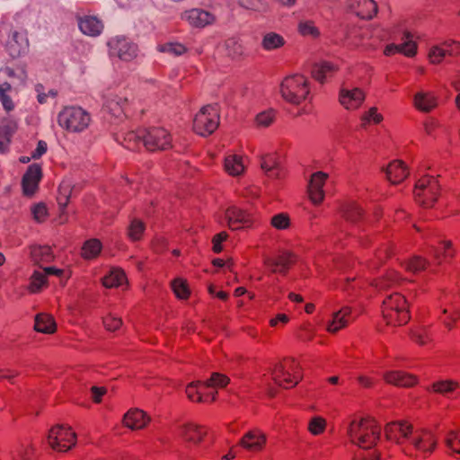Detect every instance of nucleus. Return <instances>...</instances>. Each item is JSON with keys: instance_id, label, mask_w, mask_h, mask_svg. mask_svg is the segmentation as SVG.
Returning a JSON list of instances; mask_svg holds the SVG:
<instances>
[{"instance_id": "1", "label": "nucleus", "mask_w": 460, "mask_h": 460, "mask_svg": "<svg viewBox=\"0 0 460 460\" xmlns=\"http://www.w3.org/2000/svg\"><path fill=\"white\" fill-rule=\"evenodd\" d=\"M385 436L388 441L403 446L407 442L423 453H432L437 446L434 434L426 429H413L407 420L392 421L385 427Z\"/></svg>"}, {"instance_id": "2", "label": "nucleus", "mask_w": 460, "mask_h": 460, "mask_svg": "<svg viewBox=\"0 0 460 460\" xmlns=\"http://www.w3.org/2000/svg\"><path fill=\"white\" fill-rule=\"evenodd\" d=\"M381 427L371 418L354 419L348 428L350 441L364 449L375 447L380 438Z\"/></svg>"}, {"instance_id": "3", "label": "nucleus", "mask_w": 460, "mask_h": 460, "mask_svg": "<svg viewBox=\"0 0 460 460\" xmlns=\"http://www.w3.org/2000/svg\"><path fill=\"white\" fill-rule=\"evenodd\" d=\"M382 314L387 325L401 326L410 320L409 305L400 293L387 296L382 305Z\"/></svg>"}, {"instance_id": "4", "label": "nucleus", "mask_w": 460, "mask_h": 460, "mask_svg": "<svg viewBox=\"0 0 460 460\" xmlns=\"http://www.w3.org/2000/svg\"><path fill=\"white\" fill-rule=\"evenodd\" d=\"M280 94L286 102L300 105L310 96L309 81L302 75L287 76L280 84Z\"/></svg>"}, {"instance_id": "5", "label": "nucleus", "mask_w": 460, "mask_h": 460, "mask_svg": "<svg viewBox=\"0 0 460 460\" xmlns=\"http://www.w3.org/2000/svg\"><path fill=\"white\" fill-rule=\"evenodd\" d=\"M91 115L76 106L65 107L58 116V125L72 133L84 131L91 123Z\"/></svg>"}, {"instance_id": "6", "label": "nucleus", "mask_w": 460, "mask_h": 460, "mask_svg": "<svg viewBox=\"0 0 460 460\" xmlns=\"http://www.w3.org/2000/svg\"><path fill=\"white\" fill-rule=\"evenodd\" d=\"M440 193V185L433 176H423L416 183L414 189L415 201L424 207L431 208Z\"/></svg>"}, {"instance_id": "7", "label": "nucleus", "mask_w": 460, "mask_h": 460, "mask_svg": "<svg viewBox=\"0 0 460 460\" xmlns=\"http://www.w3.org/2000/svg\"><path fill=\"white\" fill-rule=\"evenodd\" d=\"M76 441L77 435L71 427L56 425L49 431L48 443L55 451L67 452L76 445Z\"/></svg>"}, {"instance_id": "8", "label": "nucleus", "mask_w": 460, "mask_h": 460, "mask_svg": "<svg viewBox=\"0 0 460 460\" xmlns=\"http://www.w3.org/2000/svg\"><path fill=\"white\" fill-rule=\"evenodd\" d=\"M219 125V114L216 107L206 105L195 115L193 130L200 136L212 134Z\"/></svg>"}, {"instance_id": "9", "label": "nucleus", "mask_w": 460, "mask_h": 460, "mask_svg": "<svg viewBox=\"0 0 460 460\" xmlns=\"http://www.w3.org/2000/svg\"><path fill=\"white\" fill-rule=\"evenodd\" d=\"M143 146L148 151L169 149L172 147V136L164 128H143Z\"/></svg>"}, {"instance_id": "10", "label": "nucleus", "mask_w": 460, "mask_h": 460, "mask_svg": "<svg viewBox=\"0 0 460 460\" xmlns=\"http://www.w3.org/2000/svg\"><path fill=\"white\" fill-rule=\"evenodd\" d=\"M225 217L231 230H242L251 228L256 222L253 214L236 206L226 208Z\"/></svg>"}, {"instance_id": "11", "label": "nucleus", "mask_w": 460, "mask_h": 460, "mask_svg": "<svg viewBox=\"0 0 460 460\" xmlns=\"http://www.w3.org/2000/svg\"><path fill=\"white\" fill-rule=\"evenodd\" d=\"M229 381L228 376H210L206 381H196L201 402H213L216 390L226 387Z\"/></svg>"}, {"instance_id": "12", "label": "nucleus", "mask_w": 460, "mask_h": 460, "mask_svg": "<svg viewBox=\"0 0 460 460\" xmlns=\"http://www.w3.org/2000/svg\"><path fill=\"white\" fill-rule=\"evenodd\" d=\"M329 174L324 172H315L311 174L307 184V194L310 201L314 206L321 205L325 198L323 186L325 185Z\"/></svg>"}, {"instance_id": "13", "label": "nucleus", "mask_w": 460, "mask_h": 460, "mask_svg": "<svg viewBox=\"0 0 460 460\" xmlns=\"http://www.w3.org/2000/svg\"><path fill=\"white\" fill-rule=\"evenodd\" d=\"M267 435L260 429H252L247 431L241 438L239 445L248 452L260 453L267 446Z\"/></svg>"}, {"instance_id": "14", "label": "nucleus", "mask_w": 460, "mask_h": 460, "mask_svg": "<svg viewBox=\"0 0 460 460\" xmlns=\"http://www.w3.org/2000/svg\"><path fill=\"white\" fill-rule=\"evenodd\" d=\"M179 435L184 442L199 446L207 437L208 429L203 425L187 422L179 427Z\"/></svg>"}, {"instance_id": "15", "label": "nucleus", "mask_w": 460, "mask_h": 460, "mask_svg": "<svg viewBox=\"0 0 460 460\" xmlns=\"http://www.w3.org/2000/svg\"><path fill=\"white\" fill-rule=\"evenodd\" d=\"M111 55L124 61H130L137 57V47L126 38L112 39L109 42Z\"/></svg>"}, {"instance_id": "16", "label": "nucleus", "mask_w": 460, "mask_h": 460, "mask_svg": "<svg viewBox=\"0 0 460 460\" xmlns=\"http://www.w3.org/2000/svg\"><path fill=\"white\" fill-rule=\"evenodd\" d=\"M42 178V169L38 164H31L22 179V191L25 196H33L39 189Z\"/></svg>"}, {"instance_id": "17", "label": "nucleus", "mask_w": 460, "mask_h": 460, "mask_svg": "<svg viewBox=\"0 0 460 460\" xmlns=\"http://www.w3.org/2000/svg\"><path fill=\"white\" fill-rule=\"evenodd\" d=\"M181 19L194 28H204L216 22V16L212 13L200 8L185 11L181 14Z\"/></svg>"}, {"instance_id": "18", "label": "nucleus", "mask_w": 460, "mask_h": 460, "mask_svg": "<svg viewBox=\"0 0 460 460\" xmlns=\"http://www.w3.org/2000/svg\"><path fill=\"white\" fill-rule=\"evenodd\" d=\"M295 262V257L291 252H282L276 256L265 259L266 268L272 273L285 275Z\"/></svg>"}, {"instance_id": "19", "label": "nucleus", "mask_w": 460, "mask_h": 460, "mask_svg": "<svg viewBox=\"0 0 460 460\" xmlns=\"http://www.w3.org/2000/svg\"><path fill=\"white\" fill-rule=\"evenodd\" d=\"M365 101V93L359 88H341L339 94L341 105L348 110L354 111L358 109Z\"/></svg>"}, {"instance_id": "20", "label": "nucleus", "mask_w": 460, "mask_h": 460, "mask_svg": "<svg viewBox=\"0 0 460 460\" xmlns=\"http://www.w3.org/2000/svg\"><path fill=\"white\" fill-rule=\"evenodd\" d=\"M150 421L146 412L137 408L128 410L123 417V424L132 430L143 429Z\"/></svg>"}, {"instance_id": "21", "label": "nucleus", "mask_w": 460, "mask_h": 460, "mask_svg": "<svg viewBox=\"0 0 460 460\" xmlns=\"http://www.w3.org/2000/svg\"><path fill=\"white\" fill-rule=\"evenodd\" d=\"M348 6L362 19H371L377 13V4L374 0H348Z\"/></svg>"}, {"instance_id": "22", "label": "nucleus", "mask_w": 460, "mask_h": 460, "mask_svg": "<svg viewBox=\"0 0 460 460\" xmlns=\"http://www.w3.org/2000/svg\"><path fill=\"white\" fill-rule=\"evenodd\" d=\"M302 380V376H274L273 383H269L267 387V394L273 398L278 394L277 387L283 389H290L295 387Z\"/></svg>"}, {"instance_id": "23", "label": "nucleus", "mask_w": 460, "mask_h": 460, "mask_svg": "<svg viewBox=\"0 0 460 460\" xmlns=\"http://www.w3.org/2000/svg\"><path fill=\"white\" fill-rule=\"evenodd\" d=\"M351 321V309L348 306L342 307L338 312L332 314L326 326V331L330 333H336L340 330L345 328Z\"/></svg>"}, {"instance_id": "24", "label": "nucleus", "mask_w": 460, "mask_h": 460, "mask_svg": "<svg viewBox=\"0 0 460 460\" xmlns=\"http://www.w3.org/2000/svg\"><path fill=\"white\" fill-rule=\"evenodd\" d=\"M28 45L25 33L13 31L7 41L6 49L12 58H18L26 51Z\"/></svg>"}, {"instance_id": "25", "label": "nucleus", "mask_w": 460, "mask_h": 460, "mask_svg": "<svg viewBox=\"0 0 460 460\" xmlns=\"http://www.w3.org/2000/svg\"><path fill=\"white\" fill-rule=\"evenodd\" d=\"M246 164L243 156L236 154H230L225 157L224 170L233 177H238L244 173Z\"/></svg>"}, {"instance_id": "26", "label": "nucleus", "mask_w": 460, "mask_h": 460, "mask_svg": "<svg viewBox=\"0 0 460 460\" xmlns=\"http://www.w3.org/2000/svg\"><path fill=\"white\" fill-rule=\"evenodd\" d=\"M105 108L115 118L122 119L128 113L129 102L126 97L116 95L107 100Z\"/></svg>"}, {"instance_id": "27", "label": "nucleus", "mask_w": 460, "mask_h": 460, "mask_svg": "<svg viewBox=\"0 0 460 460\" xmlns=\"http://www.w3.org/2000/svg\"><path fill=\"white\" fill-rule=\"evenodd\" d=\"M385 172L388 181L393 184L402 182L409 175L405 164L401 160H394L391 162L387 165Z\"/></svg>"}, {"instance_id": "28", "label": "nucleus", "mask_w": 460, "mask_h": 460, "mask_svg": "<svg viewBox=\"0 0 460 460\" xmlns=\"http://www.w3.org/2000/svg\"><path fill=\"white\" fill-rule=\"evenodd\" d=\"M414 107L423 112H429L438 105V100L431 92L420 91L413 97Z\"/></svg>"}, {"instance_id": "29", "label": "nucleus", "mask_w": 460, "mask_h": 460, "mask_svg": "<svg viewBox=\"0 0 460 460\" xmlns=\"http://www.w3.org/2000/svg\"><path fill=\"white\" fill-rule=\"evenodd\" d=\"M337 70L338 67L333 63L329 61H321L314 64L312 69V75L316 81L323 83L328 78L333 76Z\"/></svg>"}, {"instance_id": "30", "label": "nucleus", "mask_w": 460, "mask_h": 460, "mask_svg": "<svg viewBox=\"0 0 460 460\" xmlns=\"http://www.w3.org/2000/svg\"><path fill=\"white\" fill-rule=\"evenodd\" d=\"M78 23L81 31L89 36H97L103 29L102 22L95 16L86 15L79 18Z\"/></svg>"}, {"instance_id": "31", "label": "nucleus", "mask_w": 460, "mask_h": 460, "mask_svg": "<svg viewBox=\"0 0 460 460\" xmlns=\"http://www.w3.org/2000/svg\"><path fill=\"white\" fill-rule=\"evenodd\" d=\"M370 30L363 27H354L350 29L347 34L349 44L354 47L367 48V40L370 37Z\"/></svg>"}, {"instance_id": "32", "label": "nucleus", "mask_w": 460, "mask_h": 460, "mask_svg": "<svg viewBox=\"0 0 460 460\" xmlns=\"http://www.w3.org/2000/svg\"><path fill=\"white\" fill-rule=\"evenodd\" d=\"M146 224L137 217H132L126 228L127 238L131 242L141 241L146 231Z\"/></svg>"}, {"instance_id": "33", "label": "nucleus", "mask_w": 460, "mask_h": 460, "mask_svg": "<svg viewBox=\"0 0 460 460\" xmlns=\"http://www.w3.org/2000/svg\"><path fill=\"white\" fill-rule=\"evenodd\" d=\"M34 328L38 332L51 334L57 330V324L52 315L41 313L36 315Z\"/></svg>"}, {"instance_id": "34", "label": "nucleus", "mask_w": 460, "mask_h": 460, "mask_svg": "<svg viewBox=\"0 0 460 460\" xmlns=\"http://www.w3.org/2000/svg\"><path fill=\"white\" fill-rule=\"evenodd\" d=\"M121 145L129 150H138L143 146V129L131 130L118 138Z\"/></svg>"}, {"instance_id": "35", "label": "nucleus", "mask_w": 460, "mask_h": 460, "mask_svg": "<svg viewBox=\"0 0 460 460\" xmlns=\"http://www.w3.org/2000/svg\"><path fill=\"white\" fill-rule=\"evenodd\" d=\"M17 129V123L13 119H4L0 126V151L4 152L11 137Z\"/></svg>"}, {"instance_id": "36", "label": "nucleus", "mask_w": 460, "mask_h": 460, "mask_svg": "<svg viewBox=\"0 0 460 460\" xmlns=\"http://www.w3.org/2000/svg\"><path fill=\"white\" fill-rule=\"evenodd\" d=\"M261 169L272 178H279L280 175V169L276 154H267L261 156Z\"/></svg>"}, {"instance_id": "37", "label": "nucleus", "mask_w": 460, "mask_h": 460, "mask_svg": "<svg viewBox=\"0 0 460 460\" xmlns=\"http://www.w3.org/2000/svg\"><path fill=\"white\" fill-rule=\"evenodd\" d=\"M126 282V275L120 269H112L102 278V285L107 288H118Z\"/></svg>"}, {"instance_id": "38", "label": "nucleus", "mask_w": 460, "mask_h": 460, "mask_svg": "<svg viewBox=\"0 0 460 460\" xmlns=\"http://www.w3.org/2000/svg\"><path fill=\"white\" fill-rule=\"evenodd\" d=\"M31 260L35 264L41 265L50 262L53 260V254L49 246H32L31 248Z\"/></svg>"}, {"instance_id": "39", "label": "nucleus", "mask_w": 460, "mask_h": 460, "mask_svg": "<svg viewBox=\"0 0 460 460\" xmlns=\"http://www.w3.org/2000/svg\"><path fill=\"white\" fill-rule=\"evenodd\" d=\"M342 217L349 222H357L363 215V209L356 201H349L341 208Z\"/></svg>"}, {"instance_id": "40", "label": "nucleus", "mask_w": 460, "mask_h": 460, "mask_svg": "<svg viewBox=\"0 0 460 460\" xmlns=\"http://www.w3.org/2000/svg\"><path fill=\"white\" fill-rule=\"evenodd\" d=\"M48 285L47 276L42 270H35L30 278L28 290L35 294L40 292Z\"/></svg>"}, {"instance_id": "41", "label": "nucleus", "mask_w": 460, "mask_h": 460, "mask_svg": "<svg viewBox=\"0 0 460 460\" xmlns=\"http://www.w3.org/2000/svg\"><path fill=\"white\" fill-rule=\"evenodd\" d=\"M402 278L395 270H388L385 275L378 279L375 282V286L378 289H385L398 285L402 281Z\"/></svg>"}, {"instance_id": "42", "label": "nucleus", "mask_w": 460, "mask_h": 460, "mask_svg": "<svg viewBox=\"0 0 460 460\" xmlns=\"http://www.w3.org/2000/svg\"><path fill=\"white\" fill-rule=\"evenodd\" d=\"M102 248V243L98 239H90L86 241L82 247V256L86 260L95 259Z\"/></svg>"}, {"instance_id": "43", "label": "nucleus", "mask_w": 460, "mask_h": 460, "mask_svg": "<svg viewBox=\"0 0 460 460\" xmlns=\"http://www.w3.org/2000/svg\"><path fill=\"white\" fill-rule=\"evenodd\" d=\"M385 380L398 387H412L418 383L416 376H385Z\"/></svg>"}, {"instance_id": "44", "label": "nucleus", "mask_w": 460, "mask_h": 460, "mask_svg": "<svg viewBox=\"0 0 460 460\" xmlns=\"http://www.w3.org/2000/svg\"><path fill=\"white\" fill-rule=\"evenodd\" d=\"M284 44V38L276 32L266 33L261 41V46L266 50H273L279 49Z\"/></svg>"}, {"instance_id": "45", "label": "nucleus", "mask_w": 460, "mask_h": 460, "mask_svg": "<svg viewBox=\"0 0 460 460\" xmlns=\"http://www.w3.org/2000/svg\"><path fill=\"white\" fill-rule=\"evenodd\" d=\"M393 253V245L387 242L380 246L375 254V258L371 261L369 267L375 268L383 263L386 259L390 258Z\"/></svg>"}, {"instance_id": "46", "label": "nucleus", "mask_w": 460, "mask_h": 460, "mask_svg": "<svg viewBox=\"0 0 460 460\" xmlns=\"http://www.w3.org/2000/svg\"><path fill=\"white\" fill-rule=\"evenodd\" d=\"M445 445L452 453L460 455V429L449 430L445 437Z\"/></svg>"}, {"instance_id": "47", "label": "nucleus", "mask_w": 460, "mask_h": 460, "mask_svg": "<svg viewBox=\"0 0 460 460\" xmlns=\"http://www.w3.org/2000/svg\"><path fill=\"white\" fill-rule=\"evenodd\" d=\"M157 49L160 52L173 56H181L187 52V48L179 42H165L158 45Z\"/></svg>"}, {"instance_id": "48", "label": "nucleus", "mask_w": 460, "mask_h": 460, "mask_svg": "<svg viewBox=\"0 0 460 460\" xmlns=\"http://www.w3.org/2000/svg\"><path fill=\"white\" fill-rule=\"evenodd\" d=\"M275 119L276 111L270 109L257 114L255 117V125L258 128H268L275 121Z\"/></svg>"}, {"instance_id": "49", "label": "nucleus", "mask_w": 460, "mask_h": 460, "mask_svg": "<svg viewBox=\"0 0 460 460\" xmlns=\"http://www.w3.org/2000/svg\"><path fill=\"white\" fill-rule=\"evenodd\" d=\"M11 90L12 86L10 84L4 83L0 84V101L6 111H11L14 109V103L9 95Z\"/></svg>"}, {"instance_id": "50", "label": "nucleus", "mask_w": 460, "mask_h": 460, "mask_svg": "<svg viewBox=\"0 0 460 460\" xmlns=\"http://www.w3.org/2000/svg\"><path fill=\"white\" fill-rule=\"evenodd\" d=\"M383 119V115L377 111V108L372 107L361 115V125L367 127L370 124H379Z\"/></svg>"}, {"instance_id": "51", "label": "nucleus", "mask_w": 460, "mask_h": 460, "mask_svg": "<svg viewBox=\"0 0 460 460\" xmlns=\"http://www.w3.org/2000/svg\"><path fill=\"white\" fill-rule=\"evenodd\" d=\"M327 427V421L324 418L316 416L312 418L308 422V431L314 435H321L323 434Z\"/></svg>"}, {"instance_id": "52", "label": "nucleus", "mask_w": 460, "mask_h": 460, "mask_svg": "<svg viewBox=\"0 0 460 460\" xmlns=\"http://www.w3.org/2000/svg\"><path fill=\"white\" fill-rule=\"evenodd\" d=\"M172 288L175 296L180 299H187L190 296L188 284L182 279H176L172 282Z\"/></svg>"}, {"instance_id": "53", "label": "nucleus", "mask_w": 460, "mask_h": 460, "mask_svg": "<svg viewBox=\"0 0 460 460\" xmlns=\"http://www.w3.org/2000/svg\"><path fill=\"white\" fill-rule=\"evenodd\" d=\"M447 56L440 44L431 46L428 53V58L433 65L440 64Z\"/></svg>"}, {"instance_id": "54", "label": "nucleus", "mask_w": 460, "mask_h": 460, "mask_svg": "<svg viewBox=\"0 0 460 460\" xmlns=\"http://www.w3.org/2000/svg\"><path fill=\"white\" fill-rule=\"evenodd\" d=\"M31 213L32 218L38 223L44 222L49 216L48 208L44 203H37L32 205L31 208Z\"/></svg>"}, {"instance_id": "55", "label": "nucleus", "mask_w": 460, "mask_h": 460, "mask_svg": "<svg viewBox=\"0 0 460 460\" xmlns=\"http://www.w3.org/2000/svg\"><path fill=\"white\" fill-rule=\"evenodd\" d=\"M426 261L420 257L414 256L409 261H407L404 264V268L407 271L416 273L426 268Z\"/></svg>"}, {"instance_id": "56", "label": "nucleus", "mask_w": 460, "mask_h": 460, "mask_svg": "<svg viewBox=\"0 0 460 460\" xmlns=\"http://www.w3.org/2000/svg\"><path fill=\"white\" fill-rule=\"evenodd\" d=\"M105 329L109 332H115L122 326V319L113 314H108L102 319Z\"/></svg>"}, {"instance_id": "57", "label": "nucleus", "mask_w": 460, "mask_h": 460, "mask_svg": "<svg viewBox=\"0 0 460 460\" xmlns=\"http://www.w3.org/2000/svg\"><path fill=\"white\" fill-rule=\"evenodd\" d=\"M411 340L419 345H428L431 341L429 332L423 328H419L411 332Z\"/></svg>"}, {"instance_id": "58", "label": "nucleus", "mask_w": 460, "mask_h": 460, "mask_svg": "<svg viewBox=\"0 0 460 460\" xmlns=\"http://www.w3.org/2000/svg\"><path fill=\"white\" fill-rule=\"evenodd\" d=\"M284 365V374H297L299 371H305L299 361L294 358H285L282 359Z\"/></svg>"}, {"instance_id": "59", "label": "nucleus", "mask_w": 460, "mask_h": 460, "mask_svg": "<svg viewBox=\"0 0 460 460\" xmlns=\"http://www.w3.org/2000/svg\"><path fill=\"white\" fill-rule=\"evenodd\" d=\"M270 225L278 230H284L288 228L290 218L288 214L279 213L271 217Z\"/></svg>"}, {"instance_id": "60", "label": "nucleus", "mask_w": 460, "mask_h": 460, "mask_svg": "<svg viewBox=\"0 0 460 460\" xmlns=\"http://www.w3.org/2000/svg\"><path fill=\"white\" fill-rule=\"evenodd\" d=\"M298 31L303 36H310L315 38L319 35V30L311 21L300 22L298 24Z\"/></svg>"}, {"instance_id": "61", "label": "nucleus", "mask_w": 460, "mask_h": 460, "mask_svg": "<svg viewBox=\"0 0 460 460\" xmlns=\"http://www.w3.org/2000/svg\"><path fill=\"white\" fill-rule=\"evenodd\" d=\"M442 314L443 315L440 316L441 321L448 330H451L454 326V323L459 319L460 313L445 308L443 309Z\"/></svg>"}, {"instance_id": "62", "label": "nucleus", "mask_w": 460, "mask_h": 460, "mask_svg": "<svg viewBox=\"0 0 460 460\" xmlns=\"http://www.w3.org/2000/svg\"><path fill=\"white\" fill-rule=\"evenodd\" d=\"M432 387L436 393L445 394L454 391L457 387V383L452 380L439 381L434 383Z\"/></svg>"}, {"instance_id": "63", "label": "nucleus", "mask_w": 460, "mask_h": 460, "mask_svg": "<svg viewBox=\"0 0 460 460\" xmlns=\"http://www.w3.org/2000/svg\"><path fill=\"white\" fill-rule=\"evenodd\" d=\"M441 47L447 56H455L460 54V43L456 40H448L442 42Z\"/></svg>"}, {"instance_id": "64", "label": "nucleus", "mask_w": 460, "mask_h": 460, "mask_svg": "<svg viewBox=\"0 0 460 460\" xmlns=\"http://www.w3.org/2000/svg\"><path fill=\"white\" fill-rule=\"evenodd\" d=\"M186 394L187 397L191 401L195 402H201V397L199 394V388L196 382H191L186 386Z\"/></svg>"}]
</instances>
